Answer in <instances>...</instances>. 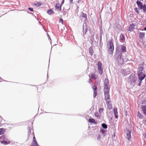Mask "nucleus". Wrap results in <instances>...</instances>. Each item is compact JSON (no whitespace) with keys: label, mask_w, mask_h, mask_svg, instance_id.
<instances>
[{"label":"nucleus","mask_w":146,"mask_h":146,"mask_svg":"<svg viewBox=\"0 0 146 146\" xmlns=\"http://www.w3.org/2000/svg\"><path fill=\"white\" fill-rule=\"evenodd\" d=\"M109 82L108 79L106 78L104 80V93L105 96V101H108L110 100V96L109 92L110 90V87H109Z\"/></svg>","instance_id":"f257e3e1"},{"label":"nucleus","mask_w":146,"mask_h":146,"mask_svg":"<svg viewBox=\"0 0 146 146\" xmlns=\"http://www.w3.org/2000/svg\"><path fill=\"white\" fill-rule=\"evenodd\" d=\"M121 52L118 49H117L116 50V53L115 54V59L116 60L117 63L119 64H123V61L125 60V61H127V56H126V58L124 60L121 58Z\"/></svg>","instance_id":"f03ea898"},{"label":"nucleus","mask_w":146,"mask_h":146,"mask_svg":"<svg viewBox=\"0 0 146 146\" xmlns=\"http://www.w3.org/2000/svg\"><path fill=\"white\" fill-rule=\"evenodd\" d=\"M108 52L112 54L114 50L112 40H110L108 42Z\"/></svg>","instance_id":"7ed1b4c3"},{"label":"nucleus","mask_w":146,"mask_h":146,"mask_svg":"<svg viewBox=\"0 0 146 146\" xmlns=\"http://www.w3.org/2000/svg\"><path fill=\"white\" fill-rule=\"evenodd\" d=\"M138 75L139 79V80L138 85L139 86H140L142 82V80L145 77V75L143 74L142 72H140L138 73Z\"/></svg>","instance_id":"20e7f679"},{"label":"nucleus","mask_w":146,"mask_h":146,"mask_svg":"<svg viewBox=\"0 0 146 146\" xmlns=\"http://www.w3.org/2000/svg\"><path fill=\"white\" fill-rule=\"evenodd\" d=\"M136 24L134 23H132V24H131L129 27V29L127 30V31L129 33H130L131 31H133V30L136 28Z\"/></svg>","instance_id":"39448f33"},{"label":"nucleus","mask_w":146,"mask_h":146,"mask_svg":"<svg viewBox=\"0 0 146 146\" xmlns=\"http://www.w3.org/2000/svg\"><path fill=\"white\" fill-rule=\"evenodd\" d=\"M118 48L120 50L121 52H122L123 53L126 52V48L125 46L123 45H119L118 46V47L117 48Z\"/></svg>","instance_id":"423d86ee"},{"label":"nucleus","mask_w":146,"mask_h":146,"mask_svg":"<svg viewBox=\"0 0 146 146\" xmlns=\"http://www.w3.org/2000/svg\"><path fill=\"white\" fill-rule=\"evenodd\" d=\"M129 81L131 83H135L136 81V78L133 75H131L129 77Z\"/></svg>","instance_id":"0eeeda50"},{"label":"nucleus","mask_w":146,"mask_h":146,"mask_svg":"<svg viewBox=\"0 0 146 146\" xmlns=\"http://www.w3.org/2000/svg\"><path fill=\"white\" fill-rule=\"evenodd\" d=\"M85 25V27L84 25H83V32L84 35H85L86 34V32L88 29V27L87 26V25L86 24Z\"/></svg>","instance_id":"6e6552de"},{"label":"nucleus","mask_w":146,"mask_h":146,"mask_svg":"<svg viewBox=\"0 0 146 146\" xmlns=\"http://www.w3.org/2000/svg\"><path fill=\"white\" fill-rule=\"evenodd\" d=\"M106 102L107 104V105L108 108L110 109H111L112 108V107L111 104V100H109L108 101H106Z\"/></svg>","instance_id":"1a4fd4ad"},{"label":"nucleus","mask_w":146,"mask_h":146,"mask_svg":"<svg viewBox=\"0 0 146 146\" xmlns=\"http://www.w3.org/2000/svg\"><path fill=\"white\" fill-rule=\"evenodd\" d=\"M92 89L93 90H94V94L93 95V97L94 98H95L96 96L97 95V88L95 86H93L92 87Z\"/></svg>","instance_id":"9d476101"},{"label":"nucleus","mask_w":146,"mask_h":146,"mask_svg":"<svg viewBox=\"0 0 146 146\" xmlns=\"http://www.w3.org/2000/svg\"><path fill=\"white\" fill-rule=\"evenodd\" d=\"M113 111L115 118L116 119L117 118H118V116L117 109L116 108H114L113 109Z\"/></svg>","instance_id":"9b49d317"},{"label":"nucleus","mask_w":146,"mask_h":146,"mask_svg":"<svg viewBox=\"0 0 146 146\" xmlns=\"http://www.w3.org/2000/svg\"><path fill=\"white\" fill-rule=\"evenodd\" d=\"M62 5L59 3H57L55 5V9L59 10H61V9Z\"/></svg>","instance_id":"f8f14e48"},{"label":"nucleus","mask_w":146,"mask_h":146,"mask_svg":"<svg viewBox=\"0 0 146 146\" xmlns=\"http://www.w3.org/2000/svg\"><path fill=\"white\" fill-rule=\"evenodd\" d=\"M137 4L139 8L140 9H142V7L143 6L142 3L140 1L137 0Z\"/></svg>","instance_id":"ddd939ff"},{"label":"nucleus","mask_w":146,"mask_h":146,"mask_svg":"<svg viewBox=\"0 0 146 146\" xmlns=\"http://www.w3.org/2000/svg\"><path fill=\"white\" fill-rule=\"evenodd\" d=\"M126 137L128 140L130 139L131 138V132L129 131L126 132Z\"/></svg>","instance_id":"4468645a"},{"label":"nucleus","mask_w":146,"mask_h":146,"mask_svg":"<svg viewBox=\"0 0 146 146\" xmlns=\"http://www.w3.org/2000/svg\"><path fill=\"white\" fill-rule=\"evenodd\" d=\"M119 40L121 42H123L124 40V36L122 34H121L119 36Z\"/></svg>","instance_id":"2eb2a0df"},{"label":"nucleus","mask_w":146,"mask_h":146,"mask_svg":"<svg viewBox=\"0 0 146 146\" xmlns=\"http://www.w3.org/2000/svg\"><path fill=\"white\" fill-rule=\"evenodd\" d=\"M47 13L48 14L50 15L54 13V12L53 9H50L48 10Z\"/></svg>","instance_id":"dca6fc26"},{"label":"nucleus","mask_w":146,"mask_h":146,"mask_svg":"<svg viewBox=\"0 0 146 146\" xmlns=\"http://www.w3.org/2000/svg\"><path fill=\"white\" fill-rule=\"evenodd\" d=\"M80 17L84 18H87V15L86 14H84L83 13H81L80 15Z\"/></svg>","instance_id":"f3484780"},{"label":"nucleus","mask_w":146,"mask_h":146,"mask_svg":"<svg viewBox=\"0 0 146 146\" xmlns=\"http://www.w3.org/2000/svg\"><path fill=\"white\" fill-rule=\"evenodd\" d=\"M34 5L36 7H38L41 5L42 3L40 2H36L34 3Z\"/></svg>","instance_id":"a211bd4d"},{"label":"nucleus","mask_w":146,"mask_h":146,"mask_svg":"<svg viewBox=\"0 0 146 146\" xmlns=\"http://www.w3.org/2000/svg\"><path fill=\"white\" fill-rule=\"evenodd\" d=\"M142 108L143 113L146 115V106H142Z\"/></svg>","instance_id":"6ab92c4d"},{"label":"nucleus","mask_w":146,"mask_h":146,"mask_svg":"<svg viewBox=\"0 0 146 146\" xmlns=\"http://www.w3.org/2000/svg\"><path fill=\"white\" fill-rule=\"evenodd\" d=\"M99 72L100 74H102L103 73V69L102 66L98 68Z\"/></svg>","instance_id":"aec40b11"},{"label":"nucleus","mask_w":146,"mask_h":146,"mask_svg":"<svg viewBox=\"0 0 146 146\" xmlns=\"http://www.w3.org/2000/svg\"><path fill=\"white\" fill-rule=\"evenodd\" d=\"M31 146H38L36 141H32L31 144Z\"/></svg>","instance_id":"412c9836"},{"label":"nucleus","mask_w":146,"mask_h":146,"mask_svg":"<svg viewBox=\"0 0 146 146\" xmlns=\"http://www.w3.org/2000/svg\"><path fill=\"white\" fill-rule=\"evenodd\" d=\"M143 69V68L142 66H140L138 68V73L140 72H142V71Z\"/></svg>","instance_id":"4be33fe9"},{"label":"nucleus","mask_w":146,"mask_h":146,"mask_svg":"<svg viewBox=\"0 0 146 146\" xmlns=\"http://www.w3.org/2000/svg\"><path fill=\"white\" fill-rule=\"evenodd\" d=\"M91 78H94V79H96L97 78V76L95 75L94 74H92L91 75Z\"/></svg>","instance_id":"5701e85b"},{"label":"nucleus","mask_w":146,"mask_h":146,"mask_svg":"<svg viewBox=\"0 0 146 146\" xmlns=\"http://www.w3.org/2000/svg\"><path fill=\"white\" fill-rule=\"evenodd\" d=\"M89 121L90 122H91L93 123H95L96 122L95 120L93 118L89 119Z\"/></svg>","instance_id":"b1692460"},{"label":"nucleus","mask_w":146,"mask_h":146,"mask_svg":"<svg viewBox=\"0 0 146 146\" xmlns=\"http://www.w3.org/2000/svg\"><path fill=\"white\" fill-rule=\"evenodd\" d=\"M100 132L102 134H104H104L106 132L105 130L102 129L100 130Z\"/></svg>","instance_id":"393cba45"},{"label":"nucleus","mask_w":146,"mask_h":146,"mask_svg":"<svg viewBox=\"0 0 146 146\" xmlns=\"http://www.w3.org/2000/svg\"><path fill=\"white\" fill-rule=\"evenodd\" d=\"M138 116L141 119H142L143 118V116L141 115V113L139 112L138 111Z\"/></svg>","instance_id":"a878e982"},{"label":"nucleus","mask_w":146,"mask_h":146,"mask_svg":"<svg viewBox=\"0 0 146 146\" xmlns=\"http://www.w3.org/2000/svg\"><path fill=\"white\" fill-rule=\"evenodd\" d=\"M1 143H2L4 145H7L8 144L10 143V142H7L5 141H2Z\"/></svg>","instance_id":"bb28decb"},{"label":"nucleus","mask_w":146,"mask_h":146,"mask_svg":"<svg viewBox=\"0 0 146 146\" xmlns=\"http://www.w3.org/2000/svg\"><path fill=\"white\" fill-rule=\"evenodd\" d=\"M143 9L144 12L146 11V6L145 5H144L142 7V9Z\"/></svg>","instance_id":"cd10ccee"},{"label":"nucleus","mask_w":146,"mask_h":146,"mask_svg":"<svg viewBox=\"0 0 146 146\" xmlns=\"http://www.w3.org/2000/svg\"><path fill=\"white\" fill-rule=\"evenodd\" d=\"M89 52H90V54L91 55H92L93 52V50L92 48H90L89 49Z\"/></svg>","instance_id":"c85d7f7f"},{"label":"nucleus","mask_w":146,"mask_h":146,"mask_svg":"<svg viewBox=\"0 0 146 146\" xmlns=\"http://www.w3.org/2000/svg\"><path fill=\"white\" fill-rule=\"evenodd\" d=\"M102 66V64L100 61H99L98 63V68L99 67H101Z\"/></svg>","instance_id":"c756f323"},{"label":"nucleus","mask_w":146,"mask_h":146,"mask_svg":"<svg viewBox=\"0 0 146 146\" xmlns=\"http://www.w3.org/2000/svg\"><path fill=\"white\" fill-rule=\"evenodd\" d=\"M102 127L104 129H106L107 128V125L105 123H103L102 124Z\"/></svg>","instance_id":"7c9ffc66"},{"label":"nucleus","mask_w":146,"mask_h":146,"mask_svg":"<svg viewBox=\"0 0 146 146\" xmlns=\"http://www.w3.org/2000/svg\"><path fill=\"white\" fill-rule=\"evenodd\" d=\"M145 35V33H141L140 34V37H143Z\"/></svg>","instance_id":"2f4dec72"},{"label":"nucleus","mask_w":146,"mask_h":146,"mask_svg":"<svg viewBox=\"0 0 146 146\" xmlns=\"http://www.w3.org/2000/svg\"><path fill=\"white\" fill-rule=\"evenodd\" d=\"M103 111V109L101 108L99 109V111L100 113H102Z\"/></svg>","instance_id":"473e14b6"},{"label":"nucleus","mask_w":146,"mask_h":146,"mask_svg":"<svg viewBox=\"0 0 146 146\" xmlns=\"http://www.w3.org/2000/svg\"><path fill=\"white\" fill-rule=\"evenodd\" d=\"M134 10L135 12H136L137 13H139V12L138 11V8H135L134 9Z\"/></svg>","instance_id":"72a5a7b5"},{"label":"nucleus","mask_w":146,"mask_h":146,"mask_svg":"<svg viewBox=\"0 0 146 146\" xmlns=\"http://www.w3.org/2000/svg\"><path fill=\"white\" fill-rule=\"evenodd\" d=\"M28 9L31 11H33V9L32 8L29 7Z\"/></svg>","instance_id":"f704fd0d"},{"label":"nucleus","mask_w":146,"mask_h":146,"mask_svg":"<svg viewBox=\"0 0 146 146\" xmlns=\"http://www.w3.org/2000/svg\"><path fill=\"white\" fill-rule=\"evenodd\" d=\"M59 22L60 23L61 22L62 24H63V20L62 19H60Z\"/></svg>","instance_id":"c9c22d12"},{"label":"nucleus","mask_w":146,"mask_h":146,"mask_svg":"<svg viewBox=\"0 0 146 146\" xmlns=\"http://www.w3.org/2000/svg\"><path fill=\"white\" fill-rule=\"evenodd\" d=\"M28 129L29 130L28 132L29 133H31V130L30 127H28Z\"/></svg>","instance_id":"e433bc0d"},{"label":"nucleus","mask_w":146,"mask_h":146,"mask_svg":"<svg viewBox=\"0 0 146 146\" xmlns=\"http://www.w3.org/2000/svg\"><path fill=\"white\" fill-rule=\"evenodd\" d=\"M36 141V140L35 137V136H34L33 137V141Z\"/></svg>","instance_id":"4c0bfd02"},{"label":"nucleus","mask_w":146,"mask_h":146,"mask_svg":"<svg viewBox=\"0 0 146 146\" xmlns=\"http://www.w3.org/2000/svg\"><path fill=\"white\" fill-rule=\"evenodd\" d=\"M3 130V129H0V135L3 133V132H1V131H2Z\"/></svg>","instance_id":"58836bf2"},{"label":"nucleus","mask_w":146,"mask_h":146,"mask_svg":"<svg viewBox=\"0 0 146 146\" xmlns=\"http://www.w3.org/2000/svg\"><path fill=\"white\" fill-rule=\"evenodd\" d=\"M3 130V129H0V135L3 133V132H1V131H2Z\"/></svg>","instance_id":"ea45409f"},{"label":"nucleus","mask_w":146,"mask_h":146,"mask_svg":"<svg viewBox=\"0 0 146 146\" xmlns=\"http://www.w3.org/2000/svg\"><path fill=\"white\" fill-rule=\"evenodd\" d=\"M64 0H63L61 2V5H62L64 3Z\"/></svg>","instance_id":"a19ab883"},{"label":"nucleus","mask_w":146,"mask_h":146,"mask_svg":"<svg viewBox=\"0 0 146 146\" xmlns=\"http://www.w3.org/2000/svg\"><path fill=\"white\" fill-rule=\"evenodd\" d=\"M73 0H70V3L72 4V3Z\"/></svg>","instance_id":"79ce46f5"},{"label":"nucleus","mask_w":146,"mask_h":146,"mask_svg":"<svg viewBox=\"0 0 146 146\" xmlns=\"http://www.w3.org/2000/svg\"><path fill=\"white\" fill-rule=\"evenodd\" d=\"M100 136L99 135V136L98 137V139H100Z\"/></svg>","instance_id":"37998d69"},{"label":"nucleus","mask_w":146,"mask_h":146,"mask_svg":"<svg viewBox=\"0 0 146 146\" xmlns=\"http://www.w3.org/2000/svg\"><path fill=\"white\" fill-rule=\"evenodd\" d=\"M87 21V20L86 19H85V21H84V22H86Z\"/></svg>","instance_id":"c03bdc74"},{"label":"nucleus","mask_w":146,"mask_h":146,"mask_svg":"<svg viewBox=\"0 0 146 146\" xmlns=\"http://www.w3.org/2000/svg\"><path fill=\"white\" fill-rule=\"evenodd\" d=\"M144 30H145L146 31V27H145V28H144Z\"/></svg>","instance_id":"a18cd8bd"},{"label":"nucleus","mask_w":146,"mask_h":146,"mask_svg":"<svg viewBox=\"0 0 146 146\" xmlns=\"http://www.w3.org/2000/svg\"><path fill=\"white\" fill-rule=\"evenodd\" d=\"M3 130L2 131H1V132H3Z\"/></svg>","instance_id":"49530a36"},{"label":"nucleus","mask_w":146,"mask_h":146,"mask_svg":"<svg viewBox=\"0 0 146 146\" xmlns=\"http://www.w3.org/2000/svg\"><path fill=\"white\" fill-rule=\"evenodd\" d=\"M48 35V36L49 37V38L50 39V37L49 36V35Z\"/></svg>","instance_id":"de8ad7c7"},{"label":"nucleus","mask_w":146,"mask_h":146,"mask_svg":"<svg viewBox=\"0 0 146 146\" xmlns=\"http://www.w3.org/2000/svg\"><path fill=\"white\" fill-rule=\"evenodd\" d=\"M91 81V80L90 79V80H89V82H90Z\"/></svg>","instance_id":"09e8293b"},{"label":"nucleus","mask_w":146,"mask_h":146,"mask_svg":"<svg viewBox=\"0 0 146 146\" xmlns=\"http://www.w3.org/2000/svg\"><path fill=\"white\" fill-rule=\"evenodd\" d=\"M144 121L145 122H146V119H145V120Z\"/></svg>","instance_id":"8fccbe9b"},{"label":"nucleus","mask_w":146,"mask_h":146,"mask_svg":"<svg viewBox=\"0 0 146 146\" xmlns=\"http://www.w3.org/2000/svg\"><path fill=\"white\" fill-rule=\"evenodd\" d=\"M126 111V112H127V111Z\"/></svg>","instance_id":"3c124183"},{"label":"nucleus","mask_w":146,"mask_h":146,"mask_svg":"<svg viewBox=\"0 0 146 146\" xmlns=\"http://www.w3.org/2000/svg\"><path fill=\"white\" fill-rule=\"evenodd\" d=\"M37 19L38 21V19Z\"/></svg>","instance_id":"603ef678"}]
</instances>
